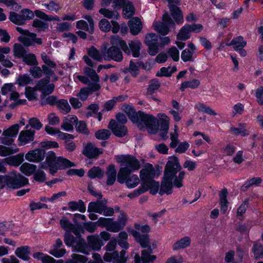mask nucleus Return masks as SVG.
<instances>
[{
	"instance_id": "f257e3e1",
	"label": "nucleus",
	"mask_w": 263,
	"mask_h": 263,
	"mask_svg": "<svg viewBox=\"0 0 263 263\" xmlns=\"http://www.w3.org/2000/svg\"><path fill=\"white\" fill-rule=\"evenodd\" d=\"M181 166L178 159L172 157L167 161L164 169V176L161 181L159 194H171L173 185L180 188L183 186L182 181L185 176L184 171H180Z\"/></svg>"
},
{
	"instance_id": "f03ea898",
	"label": "nucleus",
	"mask_w": 263,
	"mask_h": 263,
	"mask_svg": "<svg viewBox=\"0 0 263 263\" xmlns=\"http://www.w3.org/2000/svg\"><path fill=\"white\" fill-rule=\"evenodd\" d=\"M156 175V170L152 164H147L140 172V177L142 181L141 186L148 190L151 189V192L156 194L159 187V183L154 180Z\"/></svg>"
},
{
	"instance_id": "7ed1b4c3",
	"label": "nucleus",
	"mask_w": 263,
	"mask_h": 263,
	"mask_svg": "<svg viewBox=\"0 0 263 263\" xmlns=\"http://www.w3.org/2000/svg\"><path fill=\"white\" fill-rule=\"evenodd\" d=\"M29 183L28 179L20 174L12 172L7 175L0 176V189H16Z\"/></svg>"
},
{
	"instance_id": "20e7f679",
	"label": "nucleus",
	"mask_w": 263,
	"mask_h": 263,
	"mask_svg": "<svg viewBox=\"0 0 263 263\" xmlns=\"http://www.w3.org/2000/svg\"><path fill=\"white\" fill-rule=\"evenodd\" d=\"M131 120L134 123L137 124L138 128L141 130L146 128L149 133L155 134L158 129L156 119L152 115L145 114L143 112L139 111L136 116H133Z\"/></svg>"
},
{
	"instance_id": "39448f33",
	"label": "nucleus",
	"mask_w": 263,
	"mask_h": 263,
	"mask_svg": "<svg viewBox=\"0 0 263 263\" xmlns=\"http://www.w3.org/2000/svg\"><path fill=\"white\" fill-rule=\"evenodd\" d=\"M116 161L121 166L118 174L132 173L138 170L140 167L139 161L133 155L119 156L117 157Z\"/></svg>"
},
{
	"instance_id": "423d86ee",
	"label": "nucleus",
	"mask_w": 263,
	"mask_h": 263,
	"mask_svg": "<svg viewBox=\"0 0 263 263\" xmlns=\"http://www.w3.org/2000/svg\"><path fill=\"white\" fill-rule=\"evenodd\" d=\"M174 25V23L169 14L165 13L163 15L162 22H154L153 27L155 30L160 34L165 35L168 33L170 27Z\"/></svg>"
},
{
	"instance_id": "0eeeda50",
	"label": "nucleus",
	"mask_w": 263,
	"mask_h": 263,
	"mask_svg": "<svg viewBox=\"0 0 263 263\" xmlns=\"http://www.w3.org/2000/svg\"><path fill=\"white\" fill-rule=\"evenodd\" d=\"M64 242L67 246H72L73 251L86 253L85 240L80 237L75 238L72 235H68L65 237Z\"/></svg>"
},
{
	"instance_id": "6e6552de",
	"label": "nucleus",
	"mask_w": 263,
	"mask_h": 263,
	"mask_svg": "<svg viewBox=\"0 0 263 263\" xmlns=\"http://www.w3.org/2000/svg\"><path fill=\"white\" fill-rule=\"evenodd\" d=\"M117 180L121 184L125 183L128 189L135 188L140 183L138 176L135 174H131V173L118 174Z\"/></svg>"
},
{
	"instance_id": "1a4fd4ad",
	"label": "nucleus",
	"mask_w": 263,
	"mask_h": 263,
	"mask_svg": "<svg viewBox=\"0 0 263 263\" xmlns=\"http://www.w3.org/2000/svg\"><path fill=\"white\" fill-rule=\"evenodd\" d=\"M85 76H77V79L84 84H98L100 80L99 76L95 70L88 67L84 69Z\"/></svg>"
},
{
	"instance_id": "9d476101",
	"label": "nucleus",
	"mask_w": 263,
	"mask_h": 263,
	"mask_svg": "<svg viewBox=\"0 0 263 263\" xmlns=\"http://www.w3.org/2000/svg\"><path fill=\"white\" fill-rule=\"evenodd\" d=\"M126 252L122 250L120 254L117 251L112 252H106L103 256L104 260L107 262H112L113 263H125L128 257L125 256Z\"/></svg>"
},
{
	"instance_id": "9b49d317",
	"label": "nucleus",
	"mask_w": 263,
	"mask_h": 263,
	"mask_svg": "<svg viewBox=\"0 0 263 263\" xmlns=\"http://www.w3.org/2000/svg\"><path fill=\"white\" fill-rule=\"evenodd\" d=\"M153 250L151 247L148 249L143 250L141 252V257L138 254H136L134 257V263H153L157 258L156 255H152Z\"/></svg>"
},
{
	"instance_id": "f8f14e48",
	"label": "nucleus",
	"mask_w": 263,
	"mask_h": 263,
	"mask_svg": "<svg viewBox=\"0 0 263 263\" xmlns=\"http://www.w3.org/2000/svg\"><path fill=\"white\" fill-rule=\"evenodd\" d=\"M104 59L106 61L112 60L116 62H121L123 59L121 51L116 46H112L103 52Z\"/></svg>"
},
{
	"instance_id": "ddd939ff",
	"label": "nucleus",
	"mask_w": 263,
	"mask_h": 263,
	"mask_svg": "<svg viewBox=\"0 0 263 263\" xmlns=\"http://www.w3.org/2000/svg\"><path fill=\"white\" fill-rule=\"evenodd\" d=\"M19 130V125L14 124L3 132L2 143L5 145H9L13 142L12 137L16 136Z\"/></svg>"
},
{
	"instance_id": "4468645a",
	"label": "nucleus",
	"mask_w": 263,
	"mask_h": 263,
	"mask_svg": "<svg viewBox=\"0 0 263 263\" xmlns=\"http://www.w3.org/2000/svg\"><path fill=\"white\" fill-rule=\"evenodd\" d=\"M126 222V215L124 213H121L117 221H113L112 219H111L107 231L114 233L118 232L124 227Z\"/></svg>"
},
{
	"instance_id": "2eb2a0df",
	"label": "nucleus",
	"mask_w": 263,
	"mask_h": 263,
	"mask_svg": "<svg viewBox=\"0 0 263 263\" xmlns=\"http://www.w3.org/2000/svg\"><path fill=\"white\" fill-rule=\"evenodd\" d=\"M49 78L41 79L37 83L36 87L43 95L46 96L51 93L54 89V85L49 83Z\"/></svg>"
},
{
	"instance_id": "dca6fc26",
	"label": "nucleus",
	"mask_w": 263,
	"mask_h": 263,
	"mask_svg": "<svg viewBox=\"0 0 263 263\" xmlns=\"http://www.w3.org/2000/svg\"><path fill=\"white\" fill-rule=\"evenodd\" d=\"M108 128L117 136L122 137L127 133V129L124 125L117 123L115 120H111L108 124Z\"/></svg>"
},
{
	"instance_id": "f3484780",
	"label": "nucleus",
	"mask_w": 263,
	"mask_h": 263,
	"mask_svg": "<svg viewBox=\"0 0 263 263\" xmlns=\"http://www.w3.org/2000/svg\"><path fill=\"white\" fill-rule=\"evenodd\" d=\"M35 133V130L30 129L22 130L18 138L19 142L18 145H25L30 142L32 141L34 138Z\"/></svg>"
},
{
	"instance_id": "a211bd4d",
	"label": "nucleus",
	"mask_w": 263,
	"mask_h": 263,
	"mask_svg": "<svg viewBox=\"0 0 263 263\" xmlns=\"http://www.w3.org/2000/svg\"><path fill=\"white\" fill-rule=\"evenodd\" d=\"M36 35L33 33L26 31V34L19 37L18 39L20 42L26 46H31L35 43L37 44H41L42 43V40L39 38H36Z\"/></svg>"
},
{
	"instance_id": "6ab92c4d",
	"label": "nucleus",
	"mask_w": 263,
	"mask_h": 263,
	"mask_svg": "<svg viewBox=\"0 0 263 263\" xmlns=\"http://www.w3.org/2000/svg\"><path fill=\"white\" fill-rule=\"evenodd\" d=\"M45 152L41 149H35L28 152L25 155V159L30 162H39L45 157Z\"/></svg>"
},
{
	"instance_id": "aec40b11",
	"label": "nucleus",
	"mask_w": 263,
	"mask_h": 263,
	"mask_svg": "<svg viewBox=\"0 0 263 263\" xmlns=\"http://www.w3.org/2000/svg\"><path fill=\"white\" fill-rule=\"evenodd\" d=\"M45 130L47 134L51 136H56L62 140L72 139L74 138L71 134L65 133L61 132L59 128L47 125L45 127Z\"/></svg>"
},
{
	"instance_id": "412c9836",
	"label": "nucleus",
	"mask_w": 263,
	"mask_h": 263,
	"mask_svg": "<svg viewBox=\"0 0 263 263\" xmlns=\"http://www.w3.org/2000/svg\"><path fill=\"white\" fill-rule=\"evenodd\" d=\"M1 92L3 95H9L10 99L15 100L19 97V93L16 91L14 84L7 83L3 85L1 88Z\"/></svg>"
},
{
	"instance_id": "4be33fe9",
	"label": "nucleus",
	"mask_w": 263,
	"mask_h": 263,
	"mask_svg": "<svg viewBox=\"0 0 263 263\" xmlns=\"http://www.w3.org/2000/svg\"><path fill=\"white\" fill-rule=\"evenodd\" d=\"M100 88L99 84H90L87 87L81 89L77 96L82 100H86L90 92L97 91Z\"/></svg>"
},
{
	"instance_id": "5701e85b",
	"label": "nucleus",
	"mask_w": 263,
	"mask_h": 263,
	"mask_svg": "<svg viewBox=\"0 0 263 263\" xmlns=\"http://www.w3.org/2000/svg\"><path fill=\"white\" fill-rule=\"evenodd\" d=\"M78 118L76 116L69 115L64 118L61 127L65 131H72L73 126L76 124Z\"/></svg>"
},
{
	"instance_id": "b1692460",
	"label": "nucleus",
	"mask_w": 263,
	"mask_h": 263,
	"mask_svg": "<svg viewBox=\"0 0 263 263\" xmlns=\"http://www.w3.org/2000/svg\"><path fill=\"white\" fill-rule=\"evenodd\" d=\"M83 153L89 158H96L102 153V151L96 147L91 143H88L84 147Z\"/></svg>"
},
{
	"instance_id": "393cba45",
	"label": "nucleus",
	"mask_w": 263,
	"mask_h": 263,
	"mask_svg": "<svg viewBox=\"0 0 263 263\" xmlns=\"http://www.w3.org/2000/svg\"><path fill=\"white\" fill-rule=\"evenodd\" d=\"M228 192L227 189H223L219 193V204L220 211L222 214H225L228 210L229 202L227 199Z\"/></svg>"
},
{
	"instance_id": "a878e982",
	"label": "nucleus",
	"mask_w": 263,
	"mask_h": 263,
	"mask_svg": "<svg viewBox=\"0 0 263 263\" xmlns=\"http://www.w3.org/2000/svg\"><path fill=\"white\" fill-rule=\"evenodd\" d=\"M57 158L55 156V154L52 151H49L47 153L46 158V162L48 165L50 173L53 175L57 172V169L55 166L56 165V161Z\"/></svg>"
},
{
	"instance_id": "bb28decb",
	"label": "nucleus",
	"mask_w": 263,
	"mask_h": 263,
	"mask_svg": "<svg viewBox=\"0 0 263 263\" xmlns=\"http://www.w3.org/2000/svg\"><path fill=\"white\" fill-rule=\"evenodd\" d=\"M130 33L133 35L138 34L142 28L141 20L138 17H134L128 22Z\"/></svg>"
},
{
	"instance_id": "cd10ccee",
	"label": "nucleus",
	"mask_w": 263,
	"mask_h": 263,
	"mask_svg": "<svg viewBox=\"0 0 263 263\" xmlns=\"http://www.w3.org/2000/svg\"><path fill=\"white\" fill-rule=\"evenodd\" d=\"M191 243V239L184 236L175 242L172 246L173 251H178L189 247Z\"/></svg>"
},
{
	"instance_id": "c85d7f7f",
	"label": "nucleus",
	"mask_w": 263,
	"mask_h": 263,
	"mask_svg": "<svg viewBox=\"0 0 263 263\" xmlns=\"http://www.w3.org/2000/svg\"><path fill=\"white\" fill-rule=\"evenodd\" d=\"M188 48H186L181 53V59L184 62L191 61L194 52L196 50L195 45L192 43H189Z\"/></svg>"
},
{
	"instance_id": "c756f323",
	"label": "nucleus",
	"mask_w": 263,
	"mask_h": 263,
	"mask_svg": "<svg viewBox=\"0 0 263 263\" xmlns=\"http://www.w3.org/2000/svg\"><path fill=\"white\" fill-rule=\"evenodd\" d=\"M106 175L107 176V184L108 185L114 184L118 176V175L117 176V171L114 164L109 165L107 167Z\"/></svg>"
},
{
	"instance_id": "7c9ffc66",
	"label": "nucleus",
	"mask_w": 263,
	"mask_h": 263,
	"mask_svg": "<svg viewBox=\"0 0 263 263\" xmlns=\"http://www.w3.org/2000/svg\"><path fill=\"white\" fill-rule=\"evenodd\" d=\"M175 4L168 5L171 15L177 23H181L183 21L182 12L180 9L175 5Z\"/></svg>"
},
{
	"instance_id": "2f4dec72",
	"label": "nucleus",
	"mask_w": 263,
	"mask_h": 263,
	"mask_svg": "<svg viewBox=\"0 0 263 263\" xmlns=\"http://www.w3.org/2000/svg\"><path fill=\"white\" fill-rule=\"evenodd\" d=\"M235 253L233 250H229L226 253L224 260L227 263H239L241 261L243 254L242 253L237 254L235 258Z\"/></svg>"
},
{
	"instance_id": "473e14b6",
	"label": "nucleus",
	"mask_w": 263,
	"mask_h": 263,
	"mask_svg": "<svg viewBox=\"0 0 263 263\" xmlns=\"http://www.w3.org/2000/svg\"><path fill=\"white\" fill-rule=\"evenodd\" d=\"M30 254L29 247L26 246L18 247L15 251V255L25 261L30 259Z\"/></svg>"
},
{
	"instance_id": "72a5a7b5",
	"label": "nucleus",
	"mask_w": 263,
	"mask_h": 263,
	"mask_svg": "<svg viewBox=\"0 0 263 263\" xmlns=\"http://www.w3.org/2000/svg\"><path fill=\"white\" fill-rule=\"evenodd\" d=\"M110 43L112 46H117L119 45L125 53L130 54V50L126 43L118 35L113 36L111 39Z\"/></svg>"
},
{
	"instance_id": "f704fd0d",
	"label": "nucleus",
	"mask_w": 263,
	"mask_h": 263,
	"mask_svg": "<svg viewBox=\"0 0 263 263\" xmlns=\"http://www.w3.org/2000/svg\"><path fill=\"white\" fill-rule=\"evenodd\" d=\"M247 124L246 123H239L238 127H231L230 128L231 133L235 135H240L245 137L250 134L249 130L246 128Z\"/></svg>"
},
{
	"instance_id": "c9c22d12",
	"label": "nucleus",
	"mask_w": 263,
	"mask_h": 263,
	"mask_svg": "<svg viewBox=\"0 0 263 263\" xmlns=\"http://www.w3.org/2000/svg\"><path fill=\"white\" fill-rule=\"evenodd\" d=\"M88 245L92 249L99 250L102 246L98 235H91L87 237Z\"/></svg>"
},
{
	"instance_id": "e433bc0d",
	"label": "nucleus",
	"mask_w": 263,
	"mask_h": 263,
	"mask_svg": "<svg viewBox=\"0 0 263 263\" xmlns=\"http://www.w3.org/2000/svg\"><path fill=\"white\" fill-rule=\"evenodd\" d=\"M159 87H160V84L158 81H157L156 80H153L150 82L148 87L147 89V91H146V95L149 96V99H152L155 101H156L160 102V100H159L158 99H156V98L151 96L153 93H154L155 92H156L158 90V89L159 88Z\"/></svg>"
},
{
	"instance_id": "4c0bfd02",
	"label": "nucleus",
	"mask_w": 263,
	"mask_h": 263,
	"mask_svg": "<svg viewBox=\"0 0 263 263\" xmlns=\"http://www.w3.org/2000/svg\"><path fill=\"white\" fill-rule=\"evenodd\" d=\"M136 240L139 242L143 248H147L149 247V240L147 235H140L139 232L134 231L132 233Z\"/></svg>"
},
{
	"instance_id": "58836bf2",
	"label": "nucleus",
	"mask_w": 263,
	"mask_h": 263,
	"mask_svg": "<svg viewBox=\"0 0 263 263\" xmlns=\"http://www.w3.org/2000/svg\"><path fill=\"white\" fill-rule=\"evenodd\" d=\"M75 166L73 162L63 157H59L56 161V168L57 171L60 169H65L68 167Z\"/></svg>"
},
{
	"instance_id": "ea45409f",
	"label": "nucleus",
	"mask_w": 263,
	"mask_h": 263,
	"mask_svg": "<svg viewBox=\"0 0 263 263\" xmlns=\"http://www.w3.org/2000/svg\"><path fill=\"white\" fill-rule=\"evenodd\" d=\"M56 106L60 111L64 115H66L71 110V107L68 101L65 99H60L58 100Z\"/></svg>"
},
{
	"instance_id": "a19ab883",
	"label": "nucleus",
	"mask_w": 263,
	"mask_h": 263,
	"mask_svg": "<svg viewBox=\"0 0 263 263\" xmlns=\"http://www.w3.org/2000/svg\"><path fill=\"white\" fill-rule=\"evenodd\" d=\"M36 170V166L34 164L25 162L20 167V170L24 174L30 176L33 174Z\"/></svg>"
},
{
	"instance_id": "79ce46f5",
	"label": "nucleus",
	"mask_w": 263,
	"mask_h": 263,
	"mask_svg": "<svg viewBox=\"0 0 263 263\" xmlns=\"http://www.w3.org/2000/svg\"><path fill=\"white\" fill-rule=\"evenodd\" d=\"M247 45V42L243 39L241 36L234 37L232 39L229 46H233L234 49L236 51H238L240 48H244Z\"/></svg>"
},
{
	"instance_id": "37998d69",
	"label": "nucleus",
	"mask_w": 263,
	"mask_h": 263,
	"mask_svg": "<svg viewBox=\"0 0 263 263\" xmlns=\"http://www.w3.org/2000/svg\"><path fill=\"white\" fill-rule=\"evenodd\" d=\"M105 203L100 202H91L89 203L87 211L88 212H95L101 214Z\"/></svg>"
},
{
	"instance_id": "c03bdc74",
	"label": "nucleus",
	"mask_w": 263,
	"mask_h": 263,
	"mask_svg": "<svg viewBox=\"0 0 263 263\" xmlns=\"http://www.w3.org/2000/svg\"><path fill=\"white\" fill-rule=\"evenodd\" d=\"M130 49V53L132 51V55L134 57L137 58L140 55V50L141 49V43L140 41L135 40L130 41L129 43Z\"/></svg>"
},
{
	"instance_id": "a18cd8bd",
	"label": "nucleus",
	"mask_w": 263,
	"mask_h": 263,
	"mask_svg": "<svg viewBox=\"0 0 263 263\" xmlns=\"http://www.w3.org/2000/svg\"><path fill=\"white\" fill-rule=\"evenodd\" d=\"M19 151L16 145L10 147H6L0 145V156L2 157L7 156L12 154L16 153Z\"/></svg>"
},
{
	"instance_id": "49530a36",
	"label": "nucleus",
	"mask_w": 263,
	"mask_h": 263,
	"mask_svg": "<svg viewBox=\"0 0 263 263\" xmlns=\"http://www.w3.org/2000/svg\"><path fill=\"white\" fill-rule=\"evenodd\" d=\"M87 51L88 55L91 58L98 62H102L103 59V55L95 47L91 46V47L87 48Z\"/></svg>"
},
{
	"instance_id": "de8ad7c7",
	"label": "nucleus",
	"mask_w": 263,
	"mask_h": 263,
	"mask_svg": "<svg viewBox=\"0 0 263 263\" xmlns=\"http://www.w3.org/2000/svg\"><path fill=\"white\" fill-rule=\"evenodd\" d=\"M127 98L126 96H120L114 98L112 99L107 101L104 104V109L109 111L111 110L117 102L124 101Z\"/></svg>"
},
{
	"instance_id": "09e8293b",
	"label": "nucleus",
	"mask_w": 263,
	"mask_h": 263,
	"mask_svg": "<svg viewBox=\"0 0 263 263\" xmlns=\"http://www.w3.org/2000/svg\"><path fill=\"white\" fill-rule=\"evenodd\" d=\"M128 235L125 231H122L118 234V239L117 241L118 245L122 248L127 249L129 247V245L127 242Z\"/></svg>"
},
{
	"instance_id": "8fccbe9b",
	"label": "nucleus",
	"mask_w": 263,
	"mask_h": 263,
	"mask_svg": "<svg viewBox=\"0 0 263 263\" xmlns=\"http://www.w3.org/2000/svg\"><path fill=\"white\" fill-rule=\"evenodd\" d=\"M200 82L199 80L197 79H193L191 81H185L181 83L180 90L183 91L187 88L195 89L200 85Z\"/></svg>"
},
{
	"instance_id": "3c124183",
	"label": "nucleus",
	"mask_w": 263,
	"mask_h": 263,
	"mask_svg": "<svg viewBox=\"0 0 263 263\" xmlns=\"http://www.w3.org/2000/svg\"><path fill=\"white\" fill-rule=\"evenodd\" d=\"M13 54L18 58H23L27 52V50L21 44L16 43L14 45Z\"/></svg>"
},
{
	"instance_id": "603ef678",
	"label": "nucleus",
	"mask_w": 263,
	"mask_h": 263,
	"mask_svg": "<svg viewBox=\"0 0 263 263\" xmlns=\"http://www.w3.org/2000/svg\"><path fill=\"white\" fill-rule=\"evenodd\" d=\"M252 251L255 259L263 258V245L260 243L255 242L252 248Z\"/></svg>"
},
{
	"instance_id": "864d4df0",
	"label": "nucleus",
	"mask_w": 263,
	"mask_h": 263,
	"mask_svg": "<svg viewBox=\"0 0 263 263\" xmlns=\"http://www.w3.org/2000/svg\"><path fill=\"white\" fill-rule=\"evenodd\" d=\"M178 127L177 125L174 126V132L170 133V138L171 142L170 144V146L171 148H174L177 147V144L179 143L178 136L179 134L178 133Z\"/></svg>"
},
{
	"instance_id": "5fc2aeb1",
	"label": "nucleus",
	"mask_w": 263,
	"mask_h": 263,
	"mask_svg": "<svg viewBox=\"0 0 263 263\" xmlns=\"http://www.w3.org/2000/svg\"><path fill=\"white\" fill-rule=\"evenodd\" d=\"M262 180L260 177L253 178L247 181L242 186L241 190L246 191L250 187L253 185L257 186L261 183Z\"/></svg>"
},
{
	"instance_id": "6e6d98bb",
	"label": "nucleus",
	"mask_w": 263,
	"mask_h": 263,
	"mask_svg": "<svg viewBox=\"0 0 263 263\" xmlns=\"http://www.w3.org/2000/svg\"><path fill=\"white\" fill-rule=\"evenodd\" d=\"M123 13L125 17L129 18L134 14V8L132 4L126 1V3L123 6Z\"/></svg>"
},
{
	"instance_id": "4d7b16f0",
	"label": "nucleus",
	"mask_w": 263,
	"mask_h": 263,
	"mask_svg": "<svg viewBox=\"0 0 263 263\" xmlns=\"http://www.w3.org/2000/svg\"><path fill=\"white\" fill-rule=\"evenodd\" d=\"M33 256L34 258L41 260L42 263H53L55 261L53 257L40 252L34 253Z\"/></svg>"
},
{
	"instance_id": "13d9d810",
	"label": "nucleus",
	"mask_w": 263,
	"mask_h": 263,
	"mask_svg": "<svg viewBox=\"0 0 263 263\" xmlns=\"http://www.w3.org/2000/svg\"><path fill=\"white\" fill-rule=\"evenodd\" d=\"M9 19L12 22L17 25H23L25 23L21 12L19 14L14 12H10Z\"/></svg>"
},
{
	"instance_id": "bf43d9fd",
	"label": "nucleus",
	"mask_w": 263,
	"mask_h": 263,
	"mask_svg": "<svg viewBox=\"0 0 263 263\" xmlns=\"http://www.w3.org/2000/svg\"><path fill=\"white\" fill-rule=\"evenodd\" d=\"M160 128L169 129L170 118L164 114H159L158 115Z\"/></svg>"
},
{
	"instance_id": "052dcab7",
	"label": "nucleus",
	"mask_w": 263,
	"mask_h": 263,
	"mask_svg": "<svg viewBox=\"0 0 263 263\" xmlns=\"http://www.w3.org/2000/svg\"><path fill=\"white\" fill-rule=\"evenodd\" d=\"M99 12L104 17L110 19L117 20L119 18V14L117 11H110L105 8H102L99 10Z\"/></svg>"
},
{
	"instance_id": "680f3d73",
	"label": "nucleus",
	"mask_w": 263,
	"mask_h": 263,
	"mask_svg": "<svg viewBox=\"0 0 263 263\" xmlns=\"http://www.w3.org/2000/svg\"><path fill=\"white\" fill-rule=\"evenodd\" d=\"M103 172L98 167H93L88 172V176L91 179H93L96 177L98 178H102L103 177Z\"/></svg>"
},
{
	"instance_id": "e2e57ef3",
	"label": "nucleus",
	"mask_w": 263,
	"mask_h": 263,
	"mask_svg": "<svg viewBox=\"0 0 263 263\" xmlns=\"http://www.w3.org/2000/svg\"><path fill=\"white\" fill-rule=\"evenodd\" d=\"M16 83L20 86H25L27 84H30L32 79L29 75L24 74L19 76L16 78Z\"/></svg>"
},
{
	"instance_id": "0e129e2a",
	"label": "nucleus",
	"mask_w": 263,
	"mask_h": 263,
	"mask_svg": "<svg viewBox=\"0 0 263 263\" xmlns=\"http://www.w3.org/2000/svg\"><path fill=\"white\" fill-rule=\"evenodd\" d=\"M7 164L14 166H17L22 162L23 157L17 155L16 156L5 159Z\"/></svg>"
},
{
	"instance_id": "69168bd1",
	"label": "nucleus",
	"mask_w": 263,
	"mask_h": 263,
	"mask_svg": "<svg viewBox=\"0 0 263 263\" xmlns=\"http://www.w3.org/2000/svg\"><path fill=\"white\" fill-rule=\"evenodd\" d=\"M187 25L184 26L180 30L177 35V39L180 40L185 41L190 37V31Z\"/></svg>"
},
{
	"instance_id": "338daca9",
	"label": "nucleus",
	"mask_w": 263,
	"mask_h": 263,
	"mask_svg": "<svg viewBox=\"0 0 263 263\" xmlns=\"http://www.w3.org/2000/svg\"><path fill=\"white\" fill-rule=\"evenodd\" d=\"M59 99L55 96H49L48 97H43L41 99V104L43 105L47 104L53 106L56 105Z\"/></svg>"
},
{
	"instance_id": "774afa93",
	"label": "nucleus",
	"mask_w": 263,
	"mask_h": 263,
	"mask_svg": "<svg viewBox=\"0 0 263 263\" xmlns=\"http://www.w3.org/2000/svg\"><path fill=\"white\" fill-rule=\"evenodd\" d=\"M23 61L28 65L35 66L37 65L35 54L33 53H29L25 54L23 58Z\"/></svg>"
}]
</instances>
